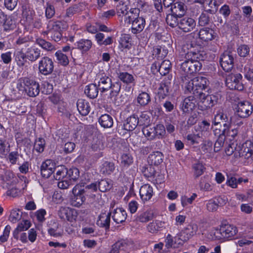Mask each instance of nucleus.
I'll list each match as a JSON object with an SVG mask.
<instances>
[{"label": "nucleus", "instance_id": "nucleus-1", "mask_svg": "<svg viewBox=\"0 0 253 253\" xmlns=\"http://www.w3.org/2000/svg\"><path fill=\"white\" fill-rule=\"evenodd\" d=\"M208 79L204 77H197L190 81L185 86V91L193 92L195 96L199 95L200 93H203V90H205L208 85Z\"/></svg>", "mask_w": 253, "mask_h": 253}, {"label": "nucleus", "instance_id": "nucleus-2", "mask_svg": "<svg viewBox=\"0 0 253 253\" xmlns=\"http://www.w3.org/2000/svg\"><path fill=\"white\" fill-rule=\"evenodd\" d=\"M22 84L24 85V90L28 96L35 97L39 94L40 85L36 81L28 78H24L21 80L18 85L22 86Z\"/></svg>", "mask_w": 253, "mask_h": 253}, {"label": "nucleus", "instance_id": "nucleus-3", "mask_svg": "<svg viewBox=\"0 0 253 253\" xmlns=\"http://www.w3.org/2000/svg\"><path fill=\"white\" fill-rule=\"evenodd\" d=\"M73 196L71 199V205L74 207H80L85 201V196H88L85 190L82 189V186L77 184L73 189Z\"/></svg>", "mask_w": 253, "mask_h": 253}, {"label": "nucleus", "instance_id": "nucleus-4", "mask_svg": "<svg viewBox=\"0 0 253 253\" xmlns=\"http://www.w3.org/2000/svg\"><path fill=\"white\" fill-rule=\"evenodd\" d=\"M201 60L190 58L185 59L184 61L180 65V69L185 73L187 74H192L199 71L202 67Z\"/></svg>", "mask_w": 253, "mask_h": 253}, {"label": "nucleus", "instance_id": "nucleus-5", "mask_svg": "<svg viewBox=\"0 0 253 253\" xmlns=\"http://www.w3.org/2000/svg\"><path fill=\"white\" fill-rule=\"evenodd\" d=\"M144 134L150 139L155 138L161 139L164 137L166 134V129L163 124H157L152 127L146 128L143 130Z\"/></svg>", "mask_w": 253, "mask_h": 253}, {"label": "nucleus", "instance_id": "nucleus-6", "mask_svg": "<svg viewBox=\"0 0 253 253\" xmlns=\"http://www.w3.org/2000/svg\"><path fill=\"white\" fill-rule=\"evenodd\" d=\"M184 47H186L188 50L185 54V59L192 58L194 60L198 59L201 61L205 60L206 54L198 50L199 45L191 42L184 45Z\"/></svg>", "mask_w": 253, "mask_h": 253}, {"label": "nucleus", "instance_id": "nucleus-7", "mask_svg": "<svg viewBox=\"0 0 253 253\" xmlns=\"http://www.w3.org/2000/svg\"><path fill=\"white\" fill-rule=\"evenodd\" d=\"M237 232L235 226L231 224H224L222 225L219 230H216L214 235L218 239H229L235 236Z\"/></svg>", "mask_w": 253, "mask_h": 253}, {"label": "nucleus", "instance_id": "nucleus-8", "mask_svg": "<svg viewBox=\"0 0 253 253\" xmlns=\"http://www.w3.org/2000/svg\"><path fill=\"white\" fill-rule=\"evenodd\" d=\"M242 75L240 73L231 74L226 79V85L230 89L242 90L244 85L241 82Z\"/></svg>", "mask_w": 253, "mask_h": 253}, {"label": "nucleus", "instance_id": "nucleus-9", "mask_svg": "<svg viewBox=\"0 0 253 253\" xmlns=\"http://www.w3.org/2000/svg\"><path fill=\"white\" fill-rule=\"evenodd\" d=\"M221 67L224 71L229 72L233 68L234 57L232 52L225 51L221 55L219 59Z\"/></svg>", "mask_w": 253, "mask_h": 253}, {"label": "nucleus", "instance_id": "nucleus-10", "mask_svg": "<svg viewBox=\"0 0 253 253\" xmlns=\"http://www.w3.org/2000/svg\"><path fill=\"white\" fill-rule=\"evenodd\" d=\"M200 100L201 106L202 110L210 108L216 104L217 102L218 97L213 94H206L205 93H200L197 96Z\"/></svg>", "mask_w": 253, "mask_h": 253}, {"label": "nucleus", "instance_id": "nucleus-11", "mask_svg": "<svg viewBox=\"0 0 253 253\" xmlns=\"http://www.w3.org/2000/svg\"><path fill=\"white\" fill-rule=\"evenodd\" d=\"M236 113L240 118H246L253 113V106L251 103L247 101L240 102L236 108Z\"/></svg>", "mask_w": 253, "mask_h": 253}, {"label": "nucleus", "instance_id": "nucleus-12", "mask_svg": "<svg viewBox=\"0 0 253 253\" xmlns=\"http://www.w3.org/2000/svg\"><path fill=\"white\" fill-rule=\"evenodd\" d=\"M38 68L42 74L45 76L50 75L53 71V62L48 57L44 56L40 61Z\"/></svg>", "mask_w": 253, "mask_h": 253}, {"label": "nucleus", "instance_id": "nucleus-13", "mask_svg": "<svg viewBox=\"0 0 253 253\" xmlns=\"http://www.w3.org/2000/svg\"><path fill=\"white\" fill-rule=\"evenodd\" d=\"M239 150L235 152L236 157H243L245 159L250 158L253 153V143L250 141H247L242 145V146H239Z\"/></svg>", "mask_w": 253, "mask_h": 253}, {"label": "nucleus", "instance_id": "nucleus-14", "mask_svg": "<svg viewBox=\"0 0 253 253\" xmlns=\"http://www.w3.org/2000/svg\"><path fill=\"white\" fill-rule=\"evenodd\" d=\"M59 217L64 220L73 222L76 220L78 216L77 211L74 210L67 207H61L58 211Z\"/></svg>", "mask_w": 253, "mask_h": 253}, {"label": "nucleus", "instance_id": "nucleus-15", "mask_svg": "<svg viewBox=\"0 0 253 253\" xmlns=\"http://www.w3.org/2000/svg\"><path fill=\"white\" fill-rule=\"evenodd\" d=\"M212 123L214 126L219 125L221 127L229 130L231 125V118L223 112H220L215 115Z\"/></svg>", "mask_w": 253, "mask_h": 253}, {"label": "nucleus", "instance_id": "nucleus-16", "mask_svg": "<svg viewBox=\"0 0 253 253\" xmlns=\"http://www.w3.org/2000/svg\"><path fill=\"white\" fill-rule=\"evenodd\" d=\"M196 97L197 96L193 94V95H190L186 97L181 102L180 108L183 113L189 114L195 108Z\"/></svg>", "mask_w": 253, "mask_h": 253}, {"label": "nucleus", "instance_id": "nucleus-17", "mask_svg": "<svg viewBox=\"0 0 253 253\" xmlns=\"http://www.w3.org/2000/svg\"><path fill=\"white\" fill-rule=\"evenodd\" d=\"M197 230V224H189L180 233L178 239L183 242H186L196 233Z\"/></svg>", "mask_w": 253, "mask_h": 253}, {"label": "nucleus", "instance_id": "nucleus-18", "mask_svg": "<svg viewBox=\"0 0 253 253\" xmlns=\"http://www.w3.org/2000/svg\"><path fill=\"white\" fill-rule=\"evenodd\" d=\"M40 169L42 177L47 178L55 171V164L50 160H47L42 163Z\"/></svg>", "mask_w": 253, "mask_h": 253}, {"label": "nucleus", "instance_id": "nucleus-19", "mask_svg": "<svg viewBox=\"0 0 253 253\" xmlns=\"http://www.w3.org/2000/svg\"><path fill=\"white\" fill-rule=\"evenodd\" d=\"M144 124L141 122V119L139 120L137 116L133 114L128 117L124 124V129L127 131H132L137 125L142 126Z\"/></svg>", "mask_w": 253, "mask_h": 253}, {"label": "nucleus", "instance_id": "nucleus-20", "mask_svg": "<svg viewBox=\"0 0 253 253\" xmlns=\"http://www.w3.org/2000/svg\"><path fill=\"white\" fill-rule=\"evenodd\" d=\"M196 26V22L192 18L185 17L179 21L178 27L184 32H189Z\"/></svg>", "mask_w": 253, "mask_h": 253}, {"label": "nucleus", "instance_id": "nucleus-21", "mask_svg": "<svg viewBox=\"0 0 253 253\" xmlns=\"http://www.w3.org/2000/svg\"><path fill=\"white\" fill-rule=\"evenodd\" d=\"M49 24L50 33L63 32L67 30L68 27L67 23L64 21H50Z\"/></svg>", "mask_w": 253, "mask_h": 253}, {"label": "nucleus", "instance_id": "nucleus-22", "mask_svg": "<svg viewBox=\"0 0 253 253\" xmlns=\"http://www.w3.org/2000/svg\"><path fill=\"white\" fill-rule=\"evenodd\" d=\"M199 39L205 42L212 40L215 37V32L211 28H203L200 30L198 33Z\"/></svg>", "mask_w": 253, "mask_h": 253}, {"label": "nucleus", "instance_id": "nucleus-23", "mask_svg": "<svg viewBox=\"0 0 253 253\" xmlns=\"http://www.w3.org/2000/svg\"><path fill=\"white\" fill-rule=\"evenodd\" d=\"M76 45L77 47H73L71 49V54L72 56L77 49L81 50L82 53L88 51L91 47L92 42L89 40L81 39L77 42Z\"/></svg>", "mask_w": 253, "mask_h": 253}, {"label": "nucleus", "instance_id": "nucleus-24", "mask_svg": "<svg viewBox=\"0 0 253 253\" xmlns=\"http://www.w3.org/2000/svg\"><path fill=\"white\" fill-rule=\"evenodd\" d=\"M170 10L173 14L180 18L186 13L187 6L181 1L176 2L171 5Z\"/></svg>", "mask_w": 253, "mask_h": 253}, {"label": "nucleus", "instance_id": "nucleus-25", "mask_svg": "<svg viewBox=\"0 0 253 253\" xmlns=\"http://www.w3.org/2000/svg\"><path fill=\"white\" fill-rule=\"evenodd\" d=\"M112 85V80L110 78L106 76L100 78L97 85L101 95H102V93L110 89L111 88Z\"/></svg>", "mask_w": 253, "mask_h": 253}, {"label": "nucleus", "instance_id": "nucleus-26", "mask_svg": "<svg viewBox=\"0 0 253 253\" xmlns=\"http://www.w3.org/2000/svg\"><path fill=\"white\" fill-rule=\"evenodd\" d=\"M164 155L163 153L159 151H156L151 154L148 158V162L151 165L155 166H159L163 162Z\"/></svg>", "mask_w": 253, "mask_h": 253}, {"label": "nucleus", "instance_id": "nucleus-27", "mask_svg": "<svg viewBox=\"0 0 253 253\" xmlns=\"http://www.w3.org/2000/svg\"><path fill=\"white\" fill-rule=\"evenodd\" d=\"M145 25V20L142 17H137L132 23L131 32L137 34L143 31Z\"/></svg>", "mask_w": 253, "mask_h": 253}, {"label": "nucleus", "instance_id": "nucleus-28", "mask_svg": "<svg viewBox=\"0 0 253 253\" xmlns=\"http://www.w3.org/2000/svg\"><path fill=\"white\" fill-rule=\"evenodd\" d=\"M139 193L142 200L148 201L151 199L153 194V188L149 184H144L141 187Z\"/></svg>", "mask_w": 253, "mask_h": 253}, {"label": "nucleus", "instance_id": "nucleus-29", "mask_svg": "<svg viewBox=\"0 0 253 253\" xmlns=\"http://www.w3.org/2000/svg\"><path fill=\"white\" fill-rule=\"evenodd\" d=\"M77 107L81 115L85 116L90 112V106L88 102L83 99H79L77 102Z\"/></svg>", "mask_w": 253, "mask_h": 253}, {"label": "nucleus", "instance_id": "nucleus-30", "mask_svg": "<svg viewBox=\"0 0 253 253\" xmlns=\"http://www.w3.org/2000/svg\"><path fill=\"white\" fill-rule=\"evenodd\" d=\"M127 217V214L122 208H118L114 210L112 218L117 223H123Z\"/></svg>", "mask_w": 253, "mask_h": 253}, {"label": "nucleus", "instance_id": "nucleus-31", "mask_svg": "<svg viewBox=\"0 0 253 253\" xmlns=\"http://www.w3.org/2000/svg\"><path fill=\"white\" fill-rule=\"evenodd\" d=\"M40 50L38 48L28 45L25 53L28 59L31 61H35L40 57Z\"/></svg>", "mask_w": 253, "mask_h": 253}, {"label": "nucleus", "instance_id": "nucleus-32", "mask_svg": "<svg viewBox=\"0 0 253 253\" xmlns=\"http://www.w3.org/2000/svg\"><path fill=\"white\" fill-rule=\"evenodd\" d=\"M223 199L221 197H218L214 200H210L207 204V210L210 211H215L219 207L223 205Z\"/></svg>", "mask_w": 253, "mask_h": 253}, {"label": "nucleus", "instance_id": "nucleus-33", "mask_svg": "<svg viewBox=\"0 0 253 253\" xmlns=\"http://www.w3.org/2000/svg\"><path fill=\"white\" fill-rule=\"evenodd\" d=\"M174 241L170 234H168L166 239V246L169 249L170 248H177L183 245V242L179 240L178 237H174Z\"/></svg>", "mask_w": 253, "mask_h": 253}, {"label": "nucleus", "instance_id": "nucleus-34", "mask_svg": "<svg viewBox=\"0 0 253 253\" xmlns=\"http://www.w3.org/2000/svg\"><path fill=\"white\" fill-rule=\"evenodd\" d=\"M2 26L3 31L9 32L14 30L16 27V21L11 16H7L6 19H5Z\"/></svg>", "mask_w": 253, "mask_h": 253}, {"label": "nucleus", "instance_id": "nucleus-35", "mask_svg": "<svg viewBox=\"0 0 253 253\" xmlns=\"http://www.w3.org/2000/svg\"><path fill=\"white\" fill-rule=\"evenodd\" d=\"M98 122L101 126L104 128H110L113 125L112 117L108 114H104L100 116Z\"/></svg>", "mask_w": 253, "mask_h": 253}, {"label": "nucleus", "instance_id": "nucleus-36", "mask_svg": "<svg viewBox=\"0 0 253 253\" xmlns=\"http://www.w3.org/2000/svg\"><path fill=\"white\" fill-rule=\"evenodd\" d=\"M99 88L96 84H91L86 86L84 93L90 98H95L97 96Z\"/></svg>", "mask_w": 253, "mask_h": 253}, {"label": "nucleus", "instance_id": "nucleus-37", "mask_svg": "<svg viewBox=\"0 0 253 253\" xmlns=\"http://www.w3.org/2000/svg\"><path fill=\"white\" fill-rule=\"evenodd\" d=\"M111 214V213L109 212L107 214L102 213L100 215L97 224H99L101 227L105 228L106 230H108L110 227Z\"/></svg>", "mask_w": 253, "mask_h": 253}, {"label": "nucleus", "instance_id": "nucleus-38", "mask_svg": "<svg viewBox=\"0 0 253 253\" xmlns=\"http://www.w3.org/2000/svg\"><path fill=\"white\" fill-rule=\"evenodd\" d=\"M55 171H56L55 175L54 177L56 180H60L64 178H67L68 175V169L64 166H58L55 167Z\"/></svg>", "mask_w": 253, "mask_h": 253}, {"label": "nucleus", "instance_id": "nucleus-39", "mask_svg": "<svg viewBox=\"0 0 253 253\" xmlns=\"http://www.w3.org/2000/svg\"><path fill=\"white\" fill-rule=\"evenodd\" d=\"M115 169V165L113 162L105 161L102 165L100 172L104 175L111 174Z\"/></svg>", "mask_w": 253, "mask_h": 253}, {"label": "nucleus", "instance_id": "nucleus-40", "mask_svg": "<svg viewBox=\"0 0 253 253\" xmlns=\"http://www.w3.org/2000/svg\"><path fill=\"white\" fill-rule=\"evenodd\" d=\"M98 188L102 192H106L113 187L112 181L109 179H101L98 182Z\"/></svg>", "mask_w": 253, "mask_h": 253}, {"label": "nucleus", "instance_id": "nucleus-41", "mask_svg": "<svg viewBox=\"0 0 253 253\" xmlns=\"http://www.w3.org/2000/svg\"><path fill=\"white\" fill-rule=\"evenodd\" d=\"M169 87L167 83L162 82L158 88V95L159 98L164 99L169 95Z\"/></svg>", "mask_w": 253, "mask_h": 253}, {"label": "nucleus", "instance_id": "nucleus-42", "mask_svg": "<svg viewBox=\"0 0 253 253\" xmlns=\"http://www.w3.org/2000/svg\"><path fill=\"white\" fill-rule=\"evenodd\" d=\"M15 60L19 67H23L26 62L27 56L22 50L18 51L14 53Z\"/></svg>", "mask_w": 253, "mask_h": 253}, {"label": "nucleus", "instance_id": "nucleus-43", "mask_svg": "<svg viewBox=\"0 0 253 253\" xmlns=\"http://www.w3.org/2000/svg\"><path fill=\"white\" fill-rule=\"evenodd\" d=\"M121 84L120 82H116L114 84L112 83V85L110 95L108 96V99L111 100H113L115 98V97L118 95L120 89H121Z\"/></svg>", "mask_w": 253, "mask_h": 253}, {"label": "nucleus", "instance_id": "nucleus-44", "mask_svg": "<svg viewBox=\"0 0 253 253\" xmlns=\"http://www.w3.org/2000/svg\"><path fill=\"white\" fill-rule=\"evenodd\" d=\"M137 100L138 103L141 106H144L150 102L151 98L148 93L146 92H142L137 96Z\"/></svg>", "mask_w": 253, "mask_h": 253}, {"label": "nucleus", "instance_id": "nucleus-45", "mask_svg": "<svg viewBox=\"0 0 253 253\" xmlns=\"http://www.w3.org/2000/svg\"><path fill=\"white\" fill-rule=\"evenodd\" d=\"M55 55L58 60V62L63 66H67L69 63L67 56L64 54L61 51L58 50L56 52Z\"/></svg>", "mask_w": 253, "mask_h": 253}, {"label": "nucleus", "instance_id": "nucleus-46", "mask_svg": "<svg viewBox=\"0 0 253 253\" xmlns=\"http://www.w3.org/2000/svg\"><path fill=\"white\" fill-rule=\"evenodd\" d=\"M178 16L175 15L172 12L167 14L166 21L167 23L171 27L174 28L178 26L179 21H178Z\"/></svg>", "mask_w": 253, "mask_h": 253}, {"label": "nucleus", "instance_id": "nucleus-47", "mask_svg": "<svg viewBox=\"0 0 253 253\" xmlns=\"http://www.w3.org/2000/svg\"><path fill=\"white\" fill-rule=\"evenodd\" d=\"M171 69V63L169 60H164L159 67L160 74L162 76H165L168 74Z\"/></svg>", "mask_w": 253, "mask_h": 253}, {"label": "nucleus", "instance_id": "nucleus-48", "mask_svg": "<svg viewBox=\"0 0 253 253\" xmlns=\"http://www.w3.org/2000/svg\"><path fill=\"white\" fill-rule=\"evenodd\" d=\"M141 172L146 177H151L154 176L156 170L153 165L149 164L142 167Z\"/></svg>", "mask_w": 253, "mask_h": 253}, {"label": "nucleus", "instance_id": "nucleus-49", "mask_svg": "<svg viewBox=\"0 0 253 253\" xmlns=\"http://www.w3.org/2000/svg\"><path fill=\"white\" fill-rule=\"evenodd\" d=\"M80 171L76 168H72L68 169L67 178H69L71 181H76L79 177Z\"/></svg>", "mask_w": 253, "mask_h": 253}, {"label": "nucleus", "instance_id": "nucleus-50", "mask_svg": "<svg viewBox=\"0 0 253 253\" xmlns=\"http://www.w3.org/2000/svg\"><path fill=\"white\" fill-rule=\"evenodd\" d=\"M22 212L19 210L13 209L11 211L9 216V220L10 222L15 223L21 219Z\"/></svg>", "mask_w": 253, "mask_h": 253}, {"label": "nucleus", "instance_id": "nucleus-51", "mask_svg": "<svg viewBox=\"0 0 253 253\" xmlns=\"http://www.w3.org/2000/svg\"><path fill=\"white\" fill-rule=\"evenodd\" d=\"M241 72L248 81L253 83V68H251L247 65L242 69Z\"/></svg>", "mask_w": 253, "mask_h": 253}, {"label": "nucleus", "instance_id": "nucleus-52", "mask_svg": "<svg viewBox=\"0 0 253 253\" xmlns=\"http://www.w3.org/2000/svg\"><path fill=\"white\" fill-rule=\"evenodd\" d=\"M194 170V176L195 178H198L202 175L205 171L206 168L201 163H197L193 165Z\"/></svg>", "mask_w": 253, "mask_h": 253}, {"label": "nucleus", "instance_id": "nucleus-53", "mask_svg": "<svg viewBox=\"0 0 253 253\" xmlns=\"http://www.w3.org/2000/svg\"><path fill=\"white\" fill-rule=\"evenodd\" d=\"M153 218V213L151 211H146L140 214L135 219L136 221L146 222Z\"/></svg>", "mask_w": 253, "mask_h": 253}, {"label": "nucleus", "instance_id": "nucleus-54", "mask_svg": "<svg viewBox=\"0 0 253 253\" xmlns=\"http://www.w3.org/2000/svg\"><path fill=\"white\" fill-rule=\"evenodd\" d=\"M112 248L120 253L122 251H126L127 250L128 244L125 241H119L112 246Z\"/></svg>", "mask_w": 253, "mask_h": 253}, {"label": "nucleus", "instance_id": "nucleus-55", "mask_svg": "<svg viewBox=\"0 0 253 253\" xmlns=\"http://www.w3.org/2000/svg\"><path fill=\"white\" fill-rule=\"evenodd\" d=\"M207 3L208 4L209 8L206 10L211 14H215L218 10L219 4L216 0H209Z\"/></svg>", "mask_w": 253, "mask_h": 253}, {"label": "nucleus", "instance_id": "nucleus-56", "mask_svg": "<svg viewBox=\"0 0 253 253\" xmlns=\"http://www.w3.org/2000/svg\"><path fill=\"white\" fill-rule=\"evenodd\" d=\"M130 15L126 18V20H128V23H132L139 16L140 10L138 8H131L130 9Z\"/></svg>", "mask_w": 253, "mask_h": 253}, {"label": "nucleus", "instance_id": "nucleus-57", "mask_svg": "<svg viewBox=\"0 0 253 253\" xmlns=\"http://www.w3.org/2000/svg\"><path fill=\"white\" fill-rule=\"evenodd\" d=\"M209 12H203L199 18V24L201 26H204L209 24L210 21V17L208 14Z\"/></svg>", "mask_w": 253, "mask_h": 253}, {"label": "nucleus", "instance_id": "nucleus-58", "mask_svg": "<svg viewBox=\"0 0 253 253\" xmlns=\"http://www.w3.org/2000/svg\"><path fill=\"white\" fill-rule=\"evenodd\" d=\"M118 77L122 81L126 84L131 83L134 80L133 76L126 72L119 73Z\"/></svg>", "mask_w": 253, "mask_h": 253}, {"label": "nucleus", "instance_id": "nucleus-59", "mask_svg": "<svg viewBox=\"0 0 253 253\" xmlns=\"http://www.w3.org/2000/svg\"><path fill=\"white\" fill-rule=\"evenodd\" d=\"M45 146V141L42 138H39L37 139L34 144V149L39 153L43 151Z\"/></svg>", "mask_w": 253, "mask_h": 253}, {"label": "nucleus", "instance_id": "nucleus-60", "mask_svg": "<svg viewBox=\"0 0 253 253\" xmlns=\"http://www.w3.org/2000/svg\"><path fill=\"white\" fill-rule=\"evenodd\" d=\"M37 43L42 46L43 49L51 50L53 48V46L48 42L45 41L42 39H38L37 40Z\"/></svg>", "mask_w": 253, "mask_h": 253}, {"label": "nucleus", "instance_id": "nucleus-61", "mask_svg": "<svg viewBox=\"0 0 253 253\" xmlns=\"http://www.w3.org/2000/svg\"><path fill=\"white\" fill-rule=\"evenodd\" d=\"M238 54L241 57H245L247 56L250 52L249 47L245 44L241 45L237 50Z\"/></svg>", "mask_w": 253, "mask_h": 253}, {"label": "nucleus", "instance_id": "nucleus-62", "mask_svg": "<svg viewBox=\"0 0 253 253\" xmlns=\"http://www.w3.org/2000/svg\"><path fill=\"white\" fill-rule=\"evenodd\" d=\"M117 10L119 15H121V14L126 15L128 13V7L126 4H125L124 2L122 1H121L119 4L117 6Z\"/></svg>", "mask_w": 253, "mask_h": 253}, {"label": "nucleus", "instance_id": "nucleus-63", "mask_svg": "<svg viewBox=\"0 0 253 253\" xmlns=\"http://www.w3.org/2000/svg\"><path fill=\"white\" fill-rule=\"evenodd\" d=\"M229 130L226 129V128H215L213 129V134L215 136L218 137H220L221 136L223 138H225V136L228 134Z\"/></svg>", "mask_w": 253, "mask_h": 253}, {"label": "nucleus", "instance_id": "nucleus-64", "mask_svg": "<svg viewBox=\"0 0 253 253\" xmlns=\"http://www.w3.org/2000/svg\"><path fill=\"white\" fill-rule=\"evenodd\" d=\"M81 11V8L79 4H75L68 8L66 10V16L70 17L74 14L79 12Z\"/></svg>", "mask_w": 253, "mask_h": 253}]
</instances>
